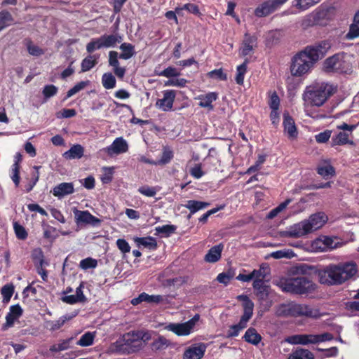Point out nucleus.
Here are the masks:
<instances>
[{
	"mask_svg": "<svg viewBox=\"0 0 359 359\" xmlns=\"http://www.w3.org/2000/svg\"><path fill=\"white\" fill-rule=\"evenodd\" d=\"M282 292L291 294L303 295L313 292L316 285L308 277L298 276L281 278L274 283Z\"/></svg>",
	"mask_w": 359,
	"mask_h": 359,
	"instance_id": "1",
	"label": "nucleus"
},
{
	"mask_svg": "<svg viewBox=\"0 0 359 359\" xmlns=\"http://www.w3.org/2000/svg\"><path fill=\"white\" fill-rule=\"evenodd\" d=\"M327 216L323 212L313 214L308 219L294 224L285 232L290 238H299L320 229L326 222Z\"/></svg>",
	"mask_w": 359,
	"mask_h": 359,
	"instance_id": "2",
	"label": "nucleus"
},
{
	"mask_svg": "<svg viewBox=\"0 0 359 359\" xmlns=\"http://www.w3.org/2000/svg\"><path fill=\"white\" fill-rule=\"evenodd\" d=\"M332 94V86L322 83L319 86L307 87L303 94V100L309 105L320 107Z\"/></svg>",
	"mask_w": 359,
	"mask_h": 359,
	"instance_id": "3",
	"label": "nucleus"
},
{
	"mask_svg": "<svg viewBox=\"0 0 359 359\" xmlns=\"http://www.w3.org/2000/svg\"><path fill=\"white\" fill-rule=\"evenodd\" d=\"M238 301L242 302L243 314L238 323L231 325L227 332V338L237 337L240 332L247 327L248 322L253 315L254 303L246 294H241L237 297Z\"/></svg>",
	"mask_w": 359,
	"mask_h": 359,
	"instance_id": "4",
	"label": "nucleus"
},
{
	"mask_svg": "<svg viewBox=\"0 0 359 359\" xmlns=\"http://www.w3.org/2000/svg\"><path fill=\"white\" fill-rule=\"evenodd\" d=\"M119 48L121 50V53L118 55L116 51L111 50L109 53V65L113 67V70L116 76L118 78H123L126 74L125 67H121L119 66L118 58L123 60H128L131 58L136 52L135 50V46L130 43H123L121 44Z\"/></svg>",
	"mask_w": 359,
	"mask_h": 359,
	"instance_id": "5",
	"label": "nucleus"
},
{
	"mask_svg": "<svg viewBox=\"0 0 359 359\" xmlns=\"http://www.w3.org/2000/svg\"><path fill=\"white\" fill-rule=\"evenodd\" d=\"M136 331L123 334L114 343L117 351L123 354H130L139 351L142 348V343L139 341Z\"/></svg>",
	"mask_w": 359,
	"mask_h": 359,
	"instance_id": "6",
	"label": "nucleus"
},
{
	"mask_svg": "<svg viewBox=\"0 0 359 359\" xmlns=\"http://www.w3.org/2000/svg\"><path fill=\"white\" fill-rule=\"evenodd\" d=\"M278 312L280 316H306L313 318H318L320 316L319 310L313 309L306 304L296 303L283 305Z\"/></svg>",
	"mask_w": 359,
	"mask_h": 359,
	"instance_id": "7",
	"label": "nucleus"
},
{
	"mask_svg": "<svg viewBox=\"0 0 359 359\" xmlns=\"http://www.w3.org/2000/svg\"><path fill=\"white\" fill-rule=\"evenodd\" d=\"M315 60H312L311 56L304 49L295 55L292 60L290 72L294 76H301L307 73L313 67Z\"/></svg>",
	"mask_w": 359,
	"mask_h": 359,
	"instance_id": "8",
	"label": "nucleus"
},
{
	"mask_svg": "<svg viewBox=\"0 0 359 359\" xmlns=\"http://www.w3.org/2000/svg\"><path fill=\"white\" fill-rule=\"evenodd\" d=\"M317 275L321 284L327 286L341 285L336 264H330L323 269H318Z\"/></svg>",
	"mask_w": 359,
	"mask_h": 359,
	"instance_id": "9",
	"label": "nucleus"
},
{
	"mask_svg": "<svg viewBox=\"0 0 359 359\" xmlns=\"http://www.w3.org/2000/svg\"><path fill=\"white\" fill-rule=\"evenodd\" d=\"M324 69L328 72L346 73L348 63L344 60L343 54L337 53L329 57L324 62Z\"/></svg>",
	"mask_w": 359,
	"mask_h": 359,
	"instance_id": "10",
	"label": "nucleus"
},
{
	"mask_svg": "<svg viewBox=\"0 0 359 359\" xmlns=\"http://www.w3.org/2000/svg\"><path fill=\"white\" fill-rule=\"evenodd\" d=\"M200 315L196 314L192 318L183 323H170L165 327V329L171 331L177 336H187L190 334L196 325L199 320Z\"/></svg>",
	"mask_w": 359,
	"mask_h": 359,
	"instance_id": "11",
	"label": "nucleus"
},
{
	"mask_svg": "<svg viewBox=\"0 0 359 359\" xmlns=\"http://www.w3.org/2000/svg\"><path fill=\"white\" fill-rule=\"evenodd\" d=\"M336 266L341 285L353 278L358 271V265L353 261L339 262Z\"/></svg>",
	"mask_w": 359,
	"mask_h": 359,
	"instance_id": "12",
	"label": "nucleus"
},
{
	"mask_svg": "<svg viewBox=\"0 0 359 359\" xmlns=\"http://www.w3.org/2000/svg\"><path fill=\"white\" fill-rule=\"evenodd\" d=\"M287 1L288 0H268L264 1L255 8V15L258 18L268 16Z\"/></svg>",
	"mask_w": 359,
	"mask_h": 359,
	"instance_id": "13",
	"label": "nucleus"
},
{
	"mask_svg": "<svg viewBox=\"0 0 359 359\" xmlns=\"http://www.w3.org/2000/svg\"><path fill=\"white\" fill-rule=\"evenodd\" d=\"M330 48V42L327 40H324L314 46H307L305 50L311 56L312 60L317 62L320 58L325 56Z\"/></svg>",
	"mask_w": 359,
	"mask_h": 359,
	"instance_id": "14",
	"label": "nucleus"
},
{
	"mask_svg": "<svg viewBox=\"0 0 359 359\" xmlns=\"http://www.w3.org/2000/svg\"><path fill=\"white\" fill-rule=\"evenodd\" d=\"M163 98L158 99L156 107L163 111H170L172 109L176 97V90H165L163 92Z\"/></svg>",
	"mask_w": 359,
	"mask_h": 359,
	"instance_id": "15",
	"label": "nucleus"
},
{
	"mask_svg": "<svg viewBox=\"0 0 359 359\" xmlns=\"http://www.w3.org/2000/svg\"><path fill=\"white\" fill-rule=\"evenodd\" d=\"M76 222L79 224H91L93 226H98L101 220L93 215L88 210H76L74 212Z\"/></svg>",
	"mask_w": 359,
	"mask_h": 359,
	"instance_id": "16",
	"label": "nucleus"
},
{
	"mask_svg": "<svg viewBox=\"0 0 359 359\" xmlns=\"http://www.w3.org/2000/svg\"><path fill=\"white\" fill-rule=\"evenodd\" d=\"M206 351L203 343L194 344L189 346L183 353V359H201Z\"/></svg>",
	"mask_w": 359,
	"mask_h": 359,
	"instance_id": "17",
	"label": "nucleus"
},
{
	"mask_svg": "<svg viewBox=\"0 0 359 359\" xmlns=\"http://www.w3.org/2000/svg\"><path fill=\"white\" fill-rule=\"evenodd\" d=\"M109 156L126 153L128 150V144L122 137L116 138L112 144L104 149Z\"/></svg>",
	"mask_w": 359,
	"mask_h": 359,
	"instance_id": "18",
	"label": "nucleus"
},
{
	"mask_svg": "<svg viewBox=\"0 0 359 359\" xmlns=\"http://www.w3.org/2000/svg\"><path fill=\"white\" fill-rule=\"evenodd\" d=\"M284 132L287 134L288 139L294 140L298 136V131L294 121L288 113L283 114Z\"/></svg>",
	"mask_w": 359,
	"mask_h": 359,
	"instance_id": "19",
	"label": "nucleus"
},
{
	"mask_svg": "<svg viewBox=\"0 0 359 359\" xmlns=\"http://www.w3.org/2000/svg\"><path fill=\"white\" fill-rule=\"evenodd\" d=\"M257 41V37L255 35L245 33L241 48V55L243 57L248 55L253 50L254 47H256Z\"/></svg>",
	"mask_w": 359,
	"mask_h": 359,
	"instance_id": "20",
	"label": "nucleus"
},
{
	"mask_svg": "<svg viewBox=\"0 0 359 359\" xmlns=\"http://www.w3.org/2000/svg\"><path fill=\"white\" fill-rule=\"evenodd\" d=\"M218 98V93L215 92H210L204 95H199L197 97L200 100L198 105L201 107L206 108L208 111L214 109L212 102Z\"/></svg>",
	"mask_w": 359,
	"mask_h": 359,
	"instance_id": "21",
	"label": "nucleus"
},
{
	"mask_svg": "<svg viewBox=\"0 0 359 359\" xmlns=\"http://www.w3.org/2000/svg\"><path fill=\"white\" fill-rule=\"evenodd\" d=\"M74 192V184L72 182H62L55 186L52 191L53 196L58 198H63L65 196L72 194Z\"/></svg>",
	"mask_w": 359,
	"mask_h": 359,
	"instance_id": "22",
	"label": "nucleus"
},
{
	"mask_svg": "<svg viewBox=\"0 0 359 359\" xmlns=\"http://www.w3.org/2000/svg\"><path fill=\"white\" fill-rule=\"evenodd\" d=\"M287 341L291 344H315L314 334H296L289 337Z\"/></svg>",
	"mask_w": 359,
	"mask_h": 359,
	"instance_id": "23",
	"label": "nucleus"
},
{
	"mask_svg": "<svg viewBox=\"0 0 359 359\" xmlns=\"http://www.w3.org/2000/svg\"><path fill=\"white\" fill-rule=\"evenodd\" d=\"M22 309L19 304L13 305L10 307V311L6 316V327H11L14 322L22 315Z\"/></svg>",
	"mask_w": 359,
	"mask_h": 359,
	"instance_id": "24",
	"label": "nucleus"
},
{
	"mask_svg": "<svg viewBox=\"0 0 359 359\" xmlns=\"http://www.w3.org/2000/svg\"><path fill=\"white\" fill-rule=\"evenodd\" d=\"M210 205V203L208 202L189 200L187 201V203L184 205V206L189 210L190 212L188 215V218H190L196 212L209 207Z\"/></svg>",
	"mask_w": 359,
	"mask_h": 359,
	"instance_id": "25",
	"label": "nucleus"
},
{
	"mask_svg": "<svg viewBox=\"0 0 359 359\" xmlns=\"http://www.w3.org/2000/svg\"><path fill=\"white\" fill-rule=\"evenodd\" d=\"M224 245L220 243L212 247L205 256V260L208 262L215 263L221 258Z\"/></svg>",
	"mask_w": 359,
	"mask_h": 359,
	"instance_id": "26",
	"label": "nucleus"
},
{
	"mask_svg": "<svg viewBox=\"0 0 359 359\" xmlns=\"http://www.w3.org/2000/svg\"><path fill=\"white\" fill-rule=\"evenodd\" d=\"M100 55L97 54H89L81 61V72H86L90 71L93 68L97 63Z\"/></svg>",
	"mask_w": 359,
	"mask_h": 359,
	"instance_id": "27",
	"label": "nucleus"
},
{
	"mask_svg": "<svg viewBox=\"0 0 359 359\" xmlns=\"http://www.w3.org/2000/svg\"><path fill=\"white\" fill-rule=\"evenodd\" d=\"M170 344L171 342L169 339H166L163 335H158L153 340L150 344V346L153 351H158L166 349L168 346H170Z\"/></svg>",
	"mask_w": 359,
	"mask_h": 359,
	"instance_id": "28",
	"label": "nucleus"
},
{
	"mask_svg": "<svg viewBox=\"0 0 359 359\" xmlns=\"http://www.w3.org/2000/svg\"><path fill=\"white\" fill-rule=\"evenodd\" d=\"M245 341L257 346L262 340V336L257 332L255 328H248L243 337Z\"/></svg>",
	"mask_w": 359,
	"mask_h": 359,
	"instance_id": "29",
	"label": "nucleus"
},
{
	"mask_svg": "<svg viewBox=\"0 0 359 359\" xmlns=\"http://www.w3.org/2000/svg\"><path fill=\"white\" fill-rule=\"evenodd\" d=\"M287 359H314V354L308 349L297 348L292 351Z\"/></svg>",
	"mask_w": 359,
	"mask_h": 359,
	"instance_id": "30",
	"label": "nucleus"
},
{
	"mask_svg": "<svg viewBox=\"0 0 359 359\" xmlns=\"http://www.w3.org/2000/svg\"><path fill=\"white\" fill-rule=\"evenodd\" d=\"M135 243L137 245H142L151 250H155L158 248L157 241L155 238L151 236L136 238L135 239Z\"/></svg>",
	"mask_w": 359,
	"mask_h": 359,
	"instance_id": "31",
	"label": "nucleus"
},
{
	"mask_svg": "<svg viewBox=\"0 0 359 359\" xmlns=\"http://www.w3.org/2000/svg\"><path fill=\"white\" fill-rule=\"evenodd\" d=\"M83 147L81 144H75L66 151L64 156L69 159L81 158L83 156Z\"/></svg>",
	"mask_w": 359,
	"mask_h": 359,
	"instance_id": "32",
	"label": "nucleus"
},
{
	"mask_svg": "<svg viewBox=\"0 0 359 359\" xmlns=\"http://www.w3.org/2000/svg\"><path fill=\"white\" fill-rule=\"evenodd\" d=\"M177 229V226L172 224H165L163 226H158L155 228V235H162L164 237H169L174 233Z\"/></svg>",
	"mask_w": 359,
	"mask_h": 359,
	"instance_id": "33",
	"label": "nucleus"
},
{
	"mask_svg": "<svg viewBox=\"0 0 359 359\" xmlns=\"http://www.w3.org/2000/svg\"><path fill=\"white\" fill-rule=\"evenodd\" d=\"M249 63V60L248 58L245 59L244 62L237 67V73L235 78L236 82L238 85H243L244 82L245 74L247 72L248 64Z\"/></svg>",
	"mask_w": 359,
	"mask_h": 359,
	"instance_id": "34",
	"label": "nucleus"
},
{
	"mask_svg": "<svg viewBox=\"0 0 359 359\" xmlns=\"http://www.w3.org/2000/svg\"><path fill=\"white\" fill-rule=\"evenodd\" d=\"M14 21L12 15L6 10L0 12V31L11 25Z\"/></svg>",
	"mask_w": 359,
	"mask_h": 359,
	"instance_id": "35",
	"label": "nucleus"
},
{
	"mask_svg": "<svg viewBox=\"0 0 359 359\" xmlns=\"http://www.w3.org/2000/svg\"><path fill=\"white\" fill-rule=\"evenodd\" d=\"M174 154L172 149L168 147H164L161 157L158 161H156L157 165H164L168 164L173 158Z\"/></svg>",
	"mask_w": 359,
	"mask_h": 359,
	"instance_id": "36",
	"label": "nucleus"
},
{
	"mask_svg": "<svg viewBox=\"0 0 359 359\" xmlns=\"http://www.w3.org/2000/svg\"><path fill=\"white\" fill-rule=\"evenodd\" d=\"M41 166H40V165H34L33 167L34 171H33L32 172L31 179H30L29 182H28V184L25 187L27 192H30L33 189L34 186L36 184V183L38 182V181L39 180V175H40L39 170L41 169Z\"/></svg>",
	"mask_w": 359,
	"mask_h": 359,
	"instance_id": "37",
	"label": "nucleus"
},
{
	"mask_svg": "<svg viewBox=\"0 0 359 359\" xmlns=\"http://www.w3.org/2000/svg\"><path fill=\"white\" fill-rule=\"evenodd\" d=\"M25 44L28 53L33 56H40L44 53L43 50L34 44L33 41L30 39H25Z\"/></svg>",
	"mask_w": 359,
	"mask_h": 359,
	"instance_id": "38",
	"label": "nucleus"
},
{
	"mask_svg": "<svg viewBox=\"0 0 359 359\" xmlns=\"http://www.w3.org/2000/svg\"><path fill=\"white\" fill-rule=\"evenodd\" d=\"M348 136L349 135L346 132H339L332 137L331 146L344 145L348 143Z\"/></svg>",
	"mask_w": 359,
	"mask_h": 359,
	"instance_id": "39",
	"label": "nucleus"
},
{
	"mask_svg": "<svg viewBox=\"0 0 359 359\" xmlns=\"http://www.w3.org/2000/svg\"><path fill=\"white\" fill-rule=\"evenodd\" d=\"M102 83L105 89H112L116 86V81L111 73H104L102 77Z\"/></svg>",
	"mask_w": 359,
	"mask_h": 359,
	"instance_id": "40",
	"label": "nucleus"
},
{
	"mask_svg": "<svg viewBox=\"0 0 359 359\" xmlns=\"http://www.w3.org/2000/svg\"><path fill=\"white\" fill-rule=\"evenodd\" d=\"M95 337L94 332H87L81 337L76 344L83 347L89 346L93 344Z\"/></svg>",
	"mask_w": 359,
	"mask_h": 359,
	"instance_id": "41",
	"label": "nucleus"
},
{
	"mask_svg": "<svg viewBox=\"0 0 359 359\" xmlns=\"http://www.w3.org/2000/svg\"><path fill=\"white\" fill-rule=\"evenodd\" d=\"M103 43L102 40L101 39V36L98 38H94L90 40V42H88L86 45V51L91 54L95 50H99L101 48H103Z\"/></svg>",
	"mask_w": 359,
	"mask_h": 359,
	"instance_id": "42",
	"label": "nucleus"
},
{
	"mask_svg": "<svg viewBox=\"0 0 359 359\" xmlns=\"http://www.w3.org/2000/svg\"><path fill=\"white\" fill-rule=\"evenodd\" d=\"M320 0H294V6L302 10L305 11L311 6L317 4Z\"/></svg>",
	"mask_w": 359,
	"mask_h": 359,
	"instance_id": "43",
	"label": "nucleus"
},
{
	"mask_svg": "<svg viewBox=\"0 0 359 359\" xmlns=\"http://www.w3.org/2000/svg\"><path fill=\"white\" fill-rule=\"evenodd\" d=\"M234 273L231 270H229L226 272H222L218 274L217 276V280L223 283L224 285H227L231 280L233 278Z\"/></svg>",
	"mask_w": 359,
	"mask_h": 359,
	"instance_id": "44",
	"label": "nucleus"
},
{
	"mask_svg": "<svg viewBox=\"0 0 359 359\" xmlns=\"http://www.w3.org/2000/svg\"><path fill=\"white\" fill-rule=\"evenodd\" d=\"M317 172L323 177L333 176L335 174L334 168L331 165L319 166L317 168Z\"/></svg>",
	"mask_w": 359,
	"mask_h": 359,
	"instance_id": "45",
	"label": "nucleus"
},
{
	"mask_svg": "<svg viewBox=\"0 0 359 359\" xmlns=\"http://www.w3.org/2000/svg\"><path fill=\"white\" fill-rule=\"evenodd\" d=\"M13 229L16 237L20 240H25L28 236V233L25 228L18 222H14Z\"/></svg>",
	"mask_w": 359,
	"mask_h": 359,
	"instance_id": "46",
	"label": "nucleus"
},
{
	"mask_svg": "<svg viewBox=\"0 0 359 359\" xmlns=\"http://www.w3.org/2000/svg\"><path fill=\"white\" fill-rule=\"evenodd\" d=\"M57 91L58 88L55 86L53 84H49L46 85L43 87L42 93L44 99L46 100L50 97L55 96L57 93Z\"/></svg>",
	"mask_w": 359,
	"mask_h": 359,
	"instance_id": "47",
	"label": "nucleus"
},
{
	"mask_svg": "<svg viewBox=\"0 0 359 359\" xmlns=\"http://www.w3.org/2000/svg\"><path fill=\"white\" fill-rule=\"evenodd\" d=\"M97 266V261L92 257H87L80 262L79 266L83 269H95Z\"/></svg>",
	"mask_w": 359,
	"mask_h": 359,
	"instance_id": "48",
	"label": "nucleus"
},
{
	"mask_svg": "<svg viewBox=\"0 0 359 359\" xmlns=\"http://www.w3.org/2000/svg\"><path fill=\"white\" fill-rule=\"evenodd\" d=\"M142 300L147 303L159 304L163 302V297L159 294L150 295L146 292H142Z\"/></svg>",
	"mask_w": 359,
	"mask_h": 359,
	"instance_id": "49",
	"label": "nucleus"
},
{
	"mask_svg": "<svg viewBox=\"0 0 359 359\" xmlns=\"http://www.w3.org/2000/svg\"><path fill=\"white\" fill-rule=\"evenodd\" d=\"M207 76L211 79H216L219 81H226L227 75L223 72L222 68L217 69L209 72Z\"/></svg>",
	"mask_w": 359,
	"mask_h": 359,
	"instance_id": "50",
	"label": "nucleus"
},
{
	"mask_svg": "<svg viewBox=\"0 0 359 359\" xmlns=\"http://www.w3.org/2000/svg\"><path fill=\"white\" fill-rule=\"evenodd\" d=\"M20 166L18 162H15L12 165V174L11 175V177L16 187H18L20 184Z\"/></svg>",
	"mask_w": 359,
	"mask_h": 359,
	"instance_id": "51",
	"label": "nucleus"
},
{
	"mask_svg": "<svg viewBox=\"0 0 359 359\" xmlns=\"http://www.w3.org/2000/svg\"><path fill=\"white\" fill-rule=\"evenodd\" d=\"M138 192L147 197H154L156 196L158 189L154 187L148 185L142 186L138 189Z\"/></svg>",
	"mask_w": 359,
	"mask_h": 359,
	"instance_id": "52",
	"label": "nucleus"
},
{
	"mask_svg": "<svg viewBox=\"0 0 359 359\" xmlns=\"http://www.w3.org/2000/svg\"><path fill=\"white\" fill-rule=\"evenodd\" d=\"M359 24H356L353 22L349 27V30L346 34V39L348 40H353L355 38L359 37Z\"/></svg>",
	"mask_w": 359,
	"mask_h": 359,
	"instance_id": "53",
	"label": "nucleus"
},
{
	"mask_svg": "<svg viewBox=\"0 0 359 359\" xmlns=\"http://www.w3.org/2000/svg\"><path fill=\"white\" fill-rule=\"evenodd\" d=\"M86 81H80L78 83H76L74 87H72L67 91L65 100L69 98L76 93H79L80 90H83L86 86Z\"/></svg>",
	"mask_w": 359,
	"mask_h": 359,
	"instance_id": "54",
	"label": "nucleus"
},
{
	"mask_svg": "<svg viewBox=\"0 0 359 359\" xmlns=\"http://www.w3.org/2000/svg\"><path fill=\"white\" fill-rule=\"evenodd\" d=\"M104 48L114 47L116 46V39L114 34H103L101 36Z\"/></svg>",
	"mask_w": 359,
	"mask_h": 359,
	"instance_id": "55",
	"label": "nucleus"
},
{
	"mask_svg": "<svg viewBox=\"0 0 359 359\" xmlns=\"http://www.w3.org/2000/svg\"><path fill=\"white\" fill-rule=\"evenodd\" d=\"M116 246L121 252L123 255L130 252L131 248L128 242L123 238H118L116 241Z\"/></svg>",
	"mask_w": 359,
	"mask_h": 359,
	"instance_id": "56",
	"label": "nucleus"
},
{
	"mask_svg": "<svg viewBox=\"0 0 359 359\" xmlns=\"http://www.w3.org/2000/svg\"><path fill=\"white\" fill-rule=\"evenodd\" d=\"M280 102V98L276 91L271 93L268 101L271 109H279Z\"/></svg>",
	"mask_w": 359,
	"mask_h": 359,
	"instance_id": "57",
	"label": "nucleus"
},
{
	"mask_svg": "<svg viewBox=\"0 0 359 359\" xmlns=\"http://www.w3.org/2000/svg\"><path fill=\"white\" fill-rule=\"evenodd\" d=\"M14 292V287L12 285H5L1 288V294L4 297V301L8 302Z\"/></svg>",
	"mask_w": 359,
	"mask_h": 359,
	"instance_id": "58",
	"label": "nucleus"
},
{
	"mask_svg": "<svg viewBox=\"0 0 359 359\" xmlns=\"http://www.w3.org/2000/svg\"><path fill=\"white\" fill-rule=\"evenodd\" d=\"M252 287L259 294H267V286L264 285V280H254Z\"/></svg>",
	"mask_w": 359,
	"mask_h": 359,
	"instance_id": "59",
	"label": "nucleus"
},
{
	"mask_svg": "<svg viewBox=\"0 0 359 359\" xmlns=\"http://www.w3.org/2000/svg\"><path fill=\"white\" fill-rule=\"evenodd\" d=\"M182 8L187 11L189 13H192L198 17H201L202 13L200 11L198 6L194 4H186L182 6Z\"/></svg>",
	"mask_w": 359,
	"mask_h": 359,
	"instance_id": "60",
	"label": "nucleus"
},
{
	"mask_svg": "<svg viewBox=\"0 0 359 359\" xmlns=\"http://www.w3.org/2000/svg\"><path fill=\"white\" fill-rule=\"evenodd\" d=\"M262 269H269L268 266H265L264 264H262L260 266L259 269H254L252 271V276L253 280H264L266 278V274L262 273Z\"/></svg>",
	"mask_w": 359,
	"mask_h": 359,
	"instance_id": "61",
	"label": "nucleus"
},
{
	"mask_svg": "<svg viewBox=\"0 0 359 359\" xmlns=\"http://www.w3.org/2000/svg\"><path fill=\"white\" fill-rule=\"evenodd\" d=\"M190 175L196 178V179H200L202 177L205 172L202 170V166L201 164H196L193 168L190 170Z\"/></svg>",
	"mask_w": 359,
	"mask_h": 359,
	"instance_id": "62",
	"label": "nucleus"
},
{
	"mask_svg": "<svg viewBox=\"0 0 359 359\" xmlns=\"http://www.w3.org/2000/svg\"><path fill=\"white\" fill-rule=\"evenodd\" d=\"M332 131L326 130L316 135V140L318 143L327 142L331 137Z\"/></svg>",
	"mask_w": 359,
	"mask_h": 359,
	"instance_id": "63",
	"label": "nucleus"
},
{
	"mask_svg": "<svg viewBox=\"0 0 359 359\" xmlns=\"http://www.w3.org/2000/svg\"><path fill=\"white\" fill-rule=\"evenodd\" d=\"M104 173L101 177V181L103 184H109L113 180V169L111 168H104Z\"/></svg>",
	"mask_w": 359,
	"mask_h": 359,
	"instance_id": "64",
	"label": "nucleus"
}]
</instances>
